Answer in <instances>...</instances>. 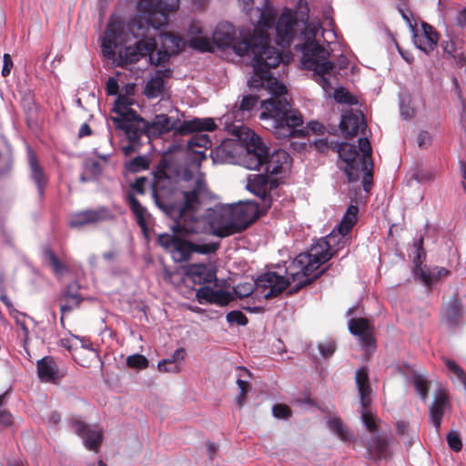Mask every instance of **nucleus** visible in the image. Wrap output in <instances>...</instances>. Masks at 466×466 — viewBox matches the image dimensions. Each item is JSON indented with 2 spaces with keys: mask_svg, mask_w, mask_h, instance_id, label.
I'll return each instance as SVG.
<instances>
[{
  "mask_svg": "<svg viewBox=\"0 0 466 466\" xmlns=\"http://www.w3.org/2000/svg\"><path fill=\"white\" fill-rule=\"evenodd\" d=\"M350 332L358 337L362 349L367 354H372L376 350V339L374 337V325L366 318H352L349 320Z\"/></svg>",
  "mask_w": 466,
  "mask_h": 466,
  "instance_id": "13",
  "label": "nucleus"
},
{
  "mask_svg": "<svg viewBox=\"0 0 466 466\" xmlns=\"http://www.w3.org/2000/svg\"><path fill=\"white\" fill-rule=\"evenodd\" d=\"M161 47L156 54L150 55V64L154 66H164L168 63L171 56L179 54L184 50L186 42L181 36L172 33H163L159 35Z\"/></svg>",
  "mask_w": 466,
  "mask_h": 466,
  "instance_id": "10",
  "label": "nucleus"
},
{
  "mask_svg": "<svg viewBox=\"0 0 466 466\" xmlns=\"http://www.w3.org/2000/svg\"><path fill=\"white\" fill-rule=\"evenodd\" d=\"M441 46L445 53L446 59H451L456 68H462L466 66V56L464 52L459 48L452 39L443 40Z\"/></svg>",
  "mask_w": 466,
  "mask_h": 466,
  "instance_id": "32",
  "label": "nucleus"
},
{
  "mask_svg": "<svg viewBox=\"0 0 466 466\" xmlns=\"http://www.w3.org/2000/svg\"><path fill=\"white\" fill-rule=\"evenodd\" d=\"M372 168H373V163H372V161H369L367 169L360 170V173L364 172V176L362 178V184H363L364 190H366V191H369V189L371 186V183H372V178H373Z\"/></svg>",
  "mask_w": 466,
  "mask_h": 466,
  "instance_id": "58",
  "label": "nucleus"
},
{
  "mask_svg": "<svg viewBox=\"0 0 466 466\" xmlns=\"http://www.w3.org/2000/svg\"><path fill=\"white\" fill-rule=\"evenodd\" d=\"M233 134L236 135L245 146V154L242 163L246 168L259 169L264 167L265 172L269 175H279L283 172L290 160L289 155L283 149H269L261 141V138L246 127H234Z\"/></svg>",
  "mask_w": 466,
  "mask_h": 466,
  "instance_id": "3",
  "label": "nucleus"
},
{
  "mask_svg": "<svg viewBox=\"0 0 466 466\" xmlns=\"http://www.w3.org/2000/svg\"><path fill=\"white\" fill-rule=\"evenodd\" d=\"M273 415L278 419H287L291 416V410L286 404H276L272 409Z\"/></svg>",
  "mask_w": 466,
  "mask_h": 466,
  "instance_id": "56",
  "label": "nucleus"
},
{
  "mask_svg": "<svg viewBox=\"0 0 466 466\" xmlns=\"http://www.w3.org/2000/svg\"><path fill=\"white\" fill-rule=\"evenodd\" d=\"M57 366L52 357H44L37 361V374L45 382H55L57 379Z\"/></svg>",
  "mask_w": 466,
  "mask_h": 466,
  "instance_id": "33",
  "label": "nucleus"
},
{
  "mask_svg": "<svg viewBox=\"0 0 466 466\" xmlns=\"http://www.w3.org/2000/svg\"><path fill=\"white\" fill-rule=\"evenodd\" d=\"M329 427L341 441H346L351 438V434L344 426L340 418L335 417L329 421Z\"/></svg>",
  "mask_w": 466,
  "mask_h": 466,
  "instance_id": "41",
  "label": "nucleus"
},
{
  "mask_svg": "<svg viewBox=\"0 0 466 466\" xmlns=\"http://www.w3.org/2000/svg\"><path fill=\"white\" fill-rule=\"evenodd\" d=\"M42 253L45 260L51 268L54 275L62 276L63 274L68 272V267L56 257V253L49 245L43 247Z\"/></svg>",
  "mask_w": 466,
  "mask_h": 466,
  "instance_id": "35",
  "label": "nucleus"
},
{
  "mask_svg": "<svg viewBox=\"0 0 466 466\" xmlns=\"http://www.w3.org/2000/svg\"><path fill=\"white\" fill-rule=\"evenodd\" d=\"M332 151L337 152L339 157L345 163L343 170L349 182L357 181L360 176V170L367 169L369 161L366 157H360L355 145L347 142H336L332 146Z\"/></svg>",
  "mask_w": 466,
  "mask_h": 466,
  "instance_id": "7",
  "label": "nucleus"
},
{
  "mask_svg": "<svg viewBox=\"0 0 466 466\" xmlns=\"http://www.w3.org/2000/svg\"><path fill=\"white\" fill-rule=\"evenodd\" d=\"M113 111L116 112L119 117H113L112 120L116 126V128L118 129V126L121 125H131L135 124V122H138V119H144L140 116L136 110L127 107V108H113Z\"/></svg>",
  "mask_w": 466,
  "mask_h": 466,
  "instance_id": "37",
  "label": "nucleus"
},
{
  "mask_svg": "<svg viewBox=\"0 0 466 466\" xmlns=\"http://www.w3.org/2000/svg\"><path fill=\"white\" fill-rule=\"evenodd\" d=\"M229 214H233L234 221L224 227L221 236H231L246 230L258 218V207L254 202H246L238 205H230Z\"/></svg>",
  "mask_w": 466,
  "mask_h": 466,
  "instance_id": "8",
  "label": "nucleus"
},
{
  "mask_svg": "<svg viewBox=\"0 0 466 466\" xmlns=\"http://www.w3.org/2000/svg\"><path fill=\"white\" fill-rule=\"evenodd\" d=\"M113 213L106 207H99L96 209H85L73 213L70 216L68 226L71 228H81L87 225L97 224L112 220Z\"/></svg>",
  "mask_w": 466,
  "mask_h": 466,
  "instance_id": "15",
  "label": "nucleus"
},
{
  "mask_svg": "<svg viewBox=\"0 0 466 466\" xmlns=\"http://www.w3.org/2000/svg\"><path fill=\"white\" fill-rule=\"evenodd\" d=\"M302 64L309 71H313L315 80L326 93L332 88L329 79L335 65L329 60V53L315 39H309L302 46Z\"/></svg>",
  "mask_w": 466,
  "mask_h": 466,
  "instance_id": "5",
  "label": "nucleus"
},
{
  "mask_svg": "<svg viewBox=\"0 0 466 466\" xmlns=\"http://www.w3.org/2000/svg\"><path fill=\"white\" fill-rule=\"evenodd\" d=\"M71 429L83 439L86 449L97 451L103 441V432L96 427H91L77 417L68 420Z\"/></svg>",
  "mask_w": 466,
  "mask_h": 466,
  "instance_id": "17",
  "label": "nucleus"
},
{
  "mask_svg": "<svg viewBox=\"0 0 466 466\" xmlns=\"http://www.w3.org/2000/svg\"><path fill=\"white\" fill-rule=\"evenodd\" d=\"M12 167V157L8 149L0 151V174L7 173Z\"/></svg>",
  "mask_w": 466,
  "mask_h": 466,
  "instance_id": "52",
  "label": "nucleus"
},
{
  "mask_svg": "<svg viewBox=\"0 0 466 466\" xmlns=\"http://www.w3.org/2000/svg\"><path fill=\"white\" fill-rule=\"evenodd\" d=\"M212 41L220 48L232 46L234 49L235 45L241 40L236 39L235 30L231 24L221 23L217 25L212 35Z\"/></svg>",
  "mask_w": 466,
  "mask_h": 466,
  "instance_id": "28",
  "label": "nucleus"
},
{
  "mask_svg": "<svg viewBox=\"0 0 466 466\" xmlns=\"http://www.w3.org/2000/svg\"><path fill=\"white\" fill-rule=\"evenodd\" d=\"M269 174H254L248 178V189L257 195L261 199L262 209L266 212L271 206V197L269 191L278 187V182L270 178Z\"/></svg>",
  "mask_w": 466,
  "mask_h": 466,
  "instance_id": "14",
  "label": "nucleus"
},
{
  "mask_svg": "<svg viewBox=\"0 0 466 466\" xmlns=\"http://www.w3.org/2000/svg\"><path fill=\"white\" fill-rule=\"evenodd\" d=\"M275 24V9L266 0L253 32L242 35L241 41L235 45L234 52L240 56H253V75L248 80L249 88L266 89L272 95V97L261 103L263 111L260 119L265 121L266 128L279 139L304 137L307 131L299 128L303 126L302 115L292 107L286 97V86L271 73L282 60L280 52L269 45L268 30Z\"/></svg>",
  "mask_w": 466,
  "mask_h": 466,
  "instance_id": "1",
  "label": "nucleus"
},
{
  "mask_svg": "<svg viewBox=\"0 0 466 466\" xmlns=\"http://www.w3.org/2000/svg\"><path fill=\"white\" fill-rule=\"evenodd\" d=\"M158 370L161 372L178 373L180 367L178 363L169 362V360H162L157 364Z\"/></svg>",
  "mask_w": 466,
  "mask_h": 466,
  "instance_id": "55",
  "label": "nucleus"
},
{
  "mask_svg": "<svg viewBox=\"0 0 466 466\" xmlns=\"http://www.w3.org/2000/svg\"><path fill=\"white\" fill-rule=\"evenodd\" d=\"M204 130L200 131H193V136L187 142V147L189 149L194 150L196 147L207 149L212 146V142L209 137L206 134H203Z\"/></svg>",
  "mask_w": 466,
  "mask_h": 466,
  "instance_id": "40",
  "label": "nucleus"
},
{
  "mask_svg": "<svg viewBox=\"0 0 466 466\" xmlns=\"http://www.w3.org/2000/svg\"><path fill=\"white\" fill-rule=\"evenodd\" d=\"M149 42L137 41L134 46H126L118 52L116 57V66L125 67L127 65L137 63L141 58L153 54L157 50V43L156 39H150Z\"/></svg>",
  "mask_w": 466,
  "mask_h": 466,
  "instance_id": "11",
  "label": "nucleus"
},
{
  "mask_svg": "<svg viewBox=\"0 0 466 466\" xmlns=\"http://www.w3.org/2000/svg\"><path fill=\"white\" fill-rule=\"evenodd\" d=\"M178 6L179 0H139L140 15L129 22L128 29L138 41L156 39L157 29L167 23L168 14L177 10Z\"/></svg>",
  "mask_w": 466,
  "mask_h": 466,
  "instance_id": "4",
  "label": "nucleus"
},
{
  "mask_svg": "<svg viewBox=\"0 0 466 466\" xmlns=\"http://www.w3.org/2000/svg\"><path fill=\"white\" fill-rule=\"evenodd\" d=\"M415 274L430 288L441 278L447 277L450 271L445 268L435 267L429 271L422 268L416 269Z\"/></svg>",
  "mask_w": 466,
  "mask_h": 466,
  "instance_id": "36",
  "label": "nucleus"
},
{
  "mask_svg": "<svg viewBox=\"0 0 466 466\" xmlns=\"http://www.w3.org/2000/svg\"><path fill=\"white\" fill-rule=\"evenodd\" d=\"M255 286V283L250 282L238 283L233 288V291L239 299L247 298L253 293Z\"/></svg>",
  "mask_w": 466,
  "mask_h": 466,
  "instance_id": "47",
  "label": "nucleus"
},
{
  "mask_svg": "<svg viewBox=\"0 0 466 466\" xmlns=\"http://www.w3.org/2000/svg\"><path fill=\"white\" fill-rule=\"evenodd\" d=\"M392 438L390 433L373 435L367 444L369 455L378 461L390 459V444Z\"/></svg>",
  "mask_w": 466,
  "mask_h": 466,
  "instance_id": "21",
  "label": "nucleus"
},
{
  "mask_svg": "<svg viewBox=\"0 0 466 466\" xmlns=\"http://www.w3.org/2000/svg\"><path fill=\"white\" fill-rule=\"evenodd\" d=\"M150 187L156 205L175 219L172 234L162 233L157 238V243L171 255L173 260L183 263L190 260L193 253H216L219 248L218 242L199 244L187 239L189 235L196 232L193 225L197 222L196 213L202 208L206 200L211 198L205 176L199 173L177 187L164 170H157L154 173Z\"/></svg>",
  "mask_w": 466,
  "mask_h": 466,
  "instance_id": "2",
  "label": "nucleus"
},
{
  "mask_svg": "<svg viewBox=\"0 0 466 466\" xmlns=\"http://www.w3.org/2000/svg\"><path fill=\"white\" fill-rule=\"evenodd\" d=\"M217 125L212 118H194L180 123L179 119L171 121L166 114L156 115L151 122H148L149 136L160 137L162 135L174 131L175 135L186 136L193 131L215 130Z\"/></svg>",
  "mask_w": 466,
  "mask_h": 466,
  "instance_id": "6",
  "label": "nucleus"
},
{
  "mask_svg": "<svg viewBox=\"0 0 466 466\" xmlns=\"http://www.w3.org/2000/svg\"><path fill=\"white\" fill-rule=\"evenodd\" d=\"M358 212H359L358 206L350 205L348 208L345 215L343 216L342 220L334 228L335 234L337 235V237L339 236V239L338 240V242H339L340 239H343L345 238V236L347 234H349L350 231L351 230V228L354 227V225L356 224L357 219H358L357 218Z\"/></svg>",
  "mask_w": 466,
  "mask_h": 466,
  "instance_id": "34",
  "label": "nucleus"
},
{
  "mask_svg": "<svg viewBox=\"0 0 466 466\" xmlns=\"http://www.w3.org/2000/svg\"><path fill=\"white\" fill-rule=\"evenodd\" d=\"M366 127L364 115L360 111H349L342 115L339 128L346 139L356 137Z\"/></svg>",
  "mask_w": 466,
  "mask_h": 466,
  "instance_id": "20",
  "label": "nucleus"
},
{
  "mask_svg": "<svg viewBox=\"0 0 466 466\" xmlns=\"http://www.w3.org/2000/svg\"><path fill=\"white\" fill-rule=\"evenodd\" d=\"M117 95L114 108H127L133 104V99L129 96L122 93Z\"/></svg>",
  "mask_w": 466,
  "mask_h": 466,
  "instance_id": "63",
  "label": "nucleus"
},
{
  "mask_svg": "<svg viewBox=\"0 0 466 466\" xmlns=\"http://www.w3.org/2000/svg\"><path fill=\"white\" fill-rule=\"evenodd\" d=\"M127 202L129 204V208L137 218V223L138 226L146 229L147 228V209L144 208L139 200L131 193L127 195Z\"/></svg>",
  "mask_w": 466,
  "mask_h": 466,
  "instance_id": "38",
  "label": "nucleus"
},
{
  "mask_svg": "<svg viewBox=\"0 0 466 466\" xmlns=\"http://www.w3.org/2000/svg\"><path fill=\"white\" fill-rule=\"evenodd\" d=\"M127 365L129 368L143 370V369L147 368L148 360L144 355L134 354L127 358Z\"/></svg>",
  "mask_w": 466,
  "mask_h": 466,
  "instance_id": "48",
  "label": "nucleus"
},
{
  "mask_svg": "<svg viewBox=\"0 0 466 466\" xmlns=\"http://www.w3.org/2000/svg\"><path fill=\"white\" fill-rule=\"evenodd\" d=\"M464 317V308L457 295H453L442 309V319L450 327L460 325Z\"/></svg>",
  "mask_w": 466,
  "mask_h": 466,
  "instance_id": "26",
  "label": "nucleus"
},
{
  "mask_svg": "<svg viewBox=\"0 0 466 466\" xmlns=\"http://www.w3.org/2000/svg\"><path fill=\"white\" fill-rule=\"evenodd\" d=\"M447 442L451 450L459 452L462 449V441L458 432L450 431L447 435Z\"/></svg>",
  "mask_w": 466,
  "mask_h": 466,
  "instance_id": "51",
  "label": "nucleus"
},
{
  "mask_svg": "<svg viewBox=\"0 0 466 466\" xmlns=\"http://www.w3.org/2000/svg\"><path fill=\"white\" fill-rule=\"evenodd\" d=\"M118 129L125 132L128 142L143 145L141 142L143 136H147L148 138L151 137L149 136L148 121L146 119H138V122L131 125L118 126Z\"/></svg>",
  "mask_w": 466,
  "mask_h": 466,
  "instance_id": "29",
  "label": "nucleus"
},
{
  "mask_svg": "<svg viewBox=\"0 0 466 466\" xmlns=\"http://www.w3.org/2000/svg\"><path fill=\"white\" fill-rule=\"evenodd\" d=\"M122 42V30L116 25L110 24L107 25L104 36L102 38V53L108 59L116 58L115 49Z\"/></svg>",
  "mask_w": 466,
  "mask_h": 466,
  "instance_id": "24",
  "label": "nucleus"
},
{
  "mask_svg": "<svg viewBox=\"0 0 466 466\" xmlns=\"http://www.w3.org/2000/svg\"><path fill=\"white\" fill-rule=\"evenodd\" d=\"M148 167V161L145 157H136L130 161V170L138 171L147 169Z\"/></svg>",
  "mask_w": 466,
  "mask_h": 466,
  "instance_id": "59",
  "label": "nucleus"
},
{
  "mask_svg": "<svg viewBox=\"0 0 466 466\" xmlns=\"http://www.w3.org/2000/svg\"><path fill=\"white\" fill-rule=\"evenodd\" d=\"M290 284V279L274 271H268L259 275L255 285L260 289L265 299H271L281 294Z\"/></svg>",
  "mask_w": 466,
  "mask_h": 466,
  "instance_id": "12",
  "label": "nucleus"
},
{
  "mask_svg": "<svg viewBox=\"0 0 466 466\" xmlns=\"http://www.w3.org/2000/svg\"><path fill=\"white\" fill-rule=\"evenodd\" d=\"M319 350L324 358H329L335 352L336 344L332 341L322 342L319 345Z\"/></svg>",
  "mask_w": 466,
  "mask_h": 466,
  "instance_id": "61",
  "label": "nucleus"
},
{
  "mask_svg": "<svg viewBox=\"0 0 466 466\" xmlns=\"http://www.w3.org/2000/svg\"><path fill=\"white\" fill-rule=\"evenodd\" d=\"M227 321L229 323H237L241 326L248 324V318L239 310L229 311L226 316Z\"/></svg>",
  "mask_w": 466,
  "mask_h": 466,
  "instance_id": "53",
  "label": "nucleus"
},
{
  "mask_svg": "<svg viewBox=\"0 0 466 466\" xmlns=\"http://www.w3.org/2000/svg\"><path fill=\"white\" fill-rule=\"evenodd\" d=\"M187 275L195 284H207L217 281L215 268L210 264H191L187 270Z\"/></svg>",
  "mask_w": 466,
  "mask_h": 466,
  "instance_id": "25",
  "label": "nucleus"
},
{
  "mask_svg": "<svg viewBox=\"0 0 466 466\" xmlns=\"http://www.w3.org/2000/svg\"><path fill=\"white\" fill-rule=\"evenodd\" d=\"M228 208H230V205L222 206L214 210L213 217L210 220V225L215 230V234L219 238H226L227 236H221V232L224 227L228 224H231L234 221L233 214L228 212Z\"/></svg>",
  "mask_w": 466,
  "mask_h": 466,
  "instance_id": "31",
  "label": "nucleus"
},
{
  "mask_svg": "<svg viewBox=\"0 0 466 466\" xmlns=\"http://www.w3.org/2000/svg\"><path fill=\"white\" fill-rule=\"evenodd\" d=\"M187 45L192 49L198 50L202 53L213 51L212 45H211L210 41L208 40V38L206 36L191 37L188 40Z\"/></svg>",
  "mask_w": 466,
  "mask_h": 466,
  "instance_id": "42",
  "label": "nucleus"
},
{
  "mask_svg": "<svg viewBox=\"0 0 466 466\" xmlns=\"http://www.w3.org/2000/svg\"><path fill=\"white\" fill-rule=\"evenodd\" d=\"M334 98L339 103L350 104L352 96L343 87L336 88L334 91Z\"/></svg>",
  "mask_w": 466,
  "mask_h": 466,
  "instance_id": "60",
  "label": "nucleus"
},
{
  "mask_svg": "<svg viewBox=\"0 0 466 466\" xmlns=\"http://www.w3.org/2000/svg\"><path fill=\"white\" fill-rule=\"evenodd\" d=\"M237 384L240 390L239 396L237 397V402L241 407L244 405L246 395L250 390V384L248 381H246L241 379L237 380Z\"/></svg>",
  "mask_w": 466,
  "mask_h": 466,
  "instance_id": "54",
  "label": "nucleus"
},
{
  "mask_svg": "<svg viewBox=\"0 0 466 466\" xmlns=\"http://www.w3.org/2000/svg\"><path fill=\"white\" fill-rule=\"evenodd\" d=\"M27 162L30 177L37 187L39 198H43L48 177L41 167L35 152L30 147L27 148Z\"/></svg>",
  "mask_w": 466,
  "mask_h": 466,
  "instance_id": "22",
  "label": "nucleus"
},
{
  "mask_svg": "<svg viewBox=\"0 0 466 466\" xmlns=\"http://www.w3.org/2000/svg\"><path fill=\"white\" fill-rule=\"evenodd\" d=\"M327 268L316 273L312 278L309 276L315 271L310 265L309 256L300 253L294 260L286 268V274L289 276L292 281L299 280L296 286L291 289L289 293L293 294L298 292L303 287L311 284L315 279H319L324 274Z\"/></svg>",
  "mask_w": 466,
  "mask_h": 466,
  "instance_id": "9",
  "label": "nucleus"
},
{
  "mask_svg": "<svg viewBox=\"0 0 466 466\" xmlns=\"http://www.w3.org/2000/svg\"><path fill=\"white\" fill-rule=\"evenodd\" d=\"M421 27L423 30L422 35H418L414 32L413 34V42L417 48L429 55L431 53L437 46L439 41V33L437 30L431 25L422 22Z\"/></svg>",
  "mask_w": 466,
  "mask_h": 466,
  "instance_id": "23",
  "label": "nucleus"
},
{
  "mask_svg": "<svg viewBox=\"0 0 466 466\" xmlns=\"http://www.w3.org/2000/svg\"><path fill=\"white\" fill-rule=\"evenodd\" d=\"M414 387L422 400H426L429 395V382L420 375H415L413 378Z\"/></svg>",
  "mask_w": 466,
  "mask_h": 466,
  "instance_id": "45",
  "label": "nucleus"
},
{
  "mask_svg": "<svg viewBox=\"0 0 466 466\" xmlns=\"http://www.w3.org/2000/svg\"><path fill=\"white\" fill-rule=\"evenodd\" d=\"M119 86L115 77L110 76L106 84V92L108 96H116L118 94Z\"/></svg>",
  "mask_w": 466,
  "mask_h": 466,
  "instance_id": "64",
  "label": "nucleus"
},
{
  "mask_svg": "<svg viewBox=\"0 0 466 466\" xmlns=\"http://www.w3.org/2000/svg\"><path fill=\"white\" fill-rule=\"evenodd\" d=\"M215 289L208 286H203L197 290L196 297L198 301L202 304L203 302L211 303Z\"/></svg>",
  "mask_w": 466,
  "mask_h": 466,
  "instance_id": "50",
  "label": "nucleus"
},
{
  "mask_svg": "<svg viewBox=\"0 0 466 466\" xmlns=\"http://www.w3.org/2000/svg\"><path fill=\"white\" fill-rule=\"evenodd\" d=\"M337 235L335 229L331 231L326 238H320L314 244L310 250L304 255L309 256L310 265L314 270H317L320 265L329 261L335 254L331 251V247L336 242Z\"/></svg>",
  "mask_w": 466,
  "mask_h": 466,
  "instance_id": "18",
  "label": "nucleus"
},
{
  "mask_svg": "<svg viewBox=\"0 0 466 466\" xmlns=\"http://www.w3.org/2000/svg\"><path fill=\"white\" fill-rule=\"evenodd\" d=\"M447 404L448 394L443 390H440L430 407L431 419L437 431L441 427Z\"/></svg>",
  "mask_w": 466,
  "mask_h": 466,
  "instance_id": "30",
  "label": "nucleus"
},
{
  "mask_svg": "<svg viewBox=\"0 0 466 466\" xmlns=\"http://www.w3.org/2000/svg\"><path fill=\"white\" fill-rule=\"evenodd\" d=\"M361 419L367 431L371 434H375L378 431V425L375 420V417L370 410V406L362 407Z\"/></svg>",
  "mask_w": 466,
  "mask_h": 466,
  "instance_id": "43",
  "label": "nucleus"
},
{
  "mask_svg": "<svg viewBox=\"0 0 466 466\" xmlns=\"http://www.w3.org/2000/svg\"><path fill=\"white\" fill-rule=\"evenodd\" d=\"M355 383L359 391L361 407L370 406L371 387L369 379V368L367 366L360 367L355 372Z\"/></svg>",
  "mask_w": 466,
  "mask_h": 466,
  "instance_id": "27",
  "label": "nucleus"
},
{
  "mask_svg": "<svg viewBox=\"0 0 466 466\" xmlns=\"http://www.w3.org/2000/svg\"><path fill=\"white\" fill-rule=\"evenodd\" d=\"M80 289L81 287L77 281H72L68 283L66 289L61 292L58 300L62 315L78 308L84 300ZM60 321L64 324V316L61 317Z\"/></svg>",
  "mask_w": 466,
  "mask_h": 466,
  "instance_id": "19",
  "label": "nucleus"
},
{
  "mask_svg": "<svg viewBox=\"0 0 466 466\" xmlns=\"http://www.w3.org/2000/svg\"><path fill=\"white\" fill-rule=\"evenodd\" d=\"M233 299L232 295L228 291L215 290L210 304H216L221 307L227 306Z\"/></svg>",
  "mask_w": 466,
  "mask_h": 466,
  "instance_id": "49",
  "label": "nucleus"
},
{
  "mask_svg": "<svg viewBox=\"0 0 466 466\" xmlns=\"http://www.w3.org/2000/svg\"><path fill=\"white\" fill-rule=\"evenodd\" d=\"M165 82L160 76H154L149 79L145 86L144 94L149 98H156L164 91Z\"/></svg>",
  "mask_w": 466,
  "mask_h": 466,
  "instance_id": "39",
  "label": "nucleus"
},
{
  "mask_svg": "<svg viewBox=\"0 0 466 466\" xmlns=\"http://www.w3.org/2000/svg\"><path fill=\"white\" fill-rule=\"evenodd\" d=\"M358 143H359L360 151L362 152L361 157H366V159L368 161H371L370 157H371L372 149H371V146H370L369 139L367 137H360L358 140Z\"/></svg>",
  "mask_w": 466,
  "mask_h": 466,
  "instance_id": "57",
  "label": "nucleus"
},
{
  "mask_svg": "<svg viewBox=\"0 0 466 466\" xmlns=\"http://www.w3.org/2000/svg\"><path fill=\"white\" fill-rule=\"evenodd\" d=\"M258 104V96L253 95L244 96L238 106L237 114L241 113L242 116L245 113H250Z\"/></svg>",
  "mask_w": 466,
  "mask_h": 466,
  "instance_id": "44",
  "label": "nucleus"
},
{
  "mask_svg": "<svg viewBox=\"0 0 466 466\" xmlns=\"http://www.w3.org/2000/svg\"><path fill=\"white\" fill-rule=\"evenodd\" d=\"M147 183H148L147 177H137L136 180L131 184V187L137 194L145 195Z\"/></svg>",
  "mask_w": 466,
  "mask_h": 466,
  "instance_id": "62",
  "label": "nucleus"
},
{
  "mask_svg": "<svg viewBox=\"0 0 466 466\" xmlns=\"http://www.w3.org/2000/svg\"><path fill=\"white\" fill-rule=\"evenodd\" d=\"M298 24L296 13L285 7L275 24L277 45L285 48L289 47L294 37V25Z\"/></svg>",
  "mask_w": 466,
  "mask_h": 466,
  "instance_id": "16",
  "label": "nucleus"
},
{
  "mask_svg": "<svg viewBox=\"0 0 466 466\" xmlns=\"http://www.w3.org/2000/svg\"><path fill=\"white\" fill-rule=\"evenodd\" d=\"M447 369L452 372L466 389V372L453 360L445 359Z\"/></svg>",
  "mask_w": 466,
  "mask_h": 466,
  "instance_id": "46",
  "label": "nucleus"
}]
</instances>
